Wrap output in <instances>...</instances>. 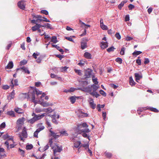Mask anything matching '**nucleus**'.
Wrapping results in <instances>:
<instances>
[{"instance_id":"nucleus-1","label":"nucleus","mask_w":159,"mask_h":159,"mask_svg":"<svg viewBox=\"0 0 159 159\" xmlns=\"http://www.w3.org/2000/svg\"><path fill=\"white\" fill-rule=\"evenodd\" d=\"M88 125L86 123L84 122L77 125L75 130L78 134H81L84 137L89 139V135L87 134L90 132V130L88 128Z\"/></svg>"},{"instance_id":"nucleus-2","label":"nucleus","mask_w":159,"mask_h":159,"mask_svg":"<svg viewBox=\"0 0 159 159\" xmlns=\"http://www.w3.org/2000/svg\"><path fill=\"white\" fill-rule=\"evenodd\" d=\"M55 139L51 138L49 139V143L53 150L54 155L56 153L60 152L62 150L61 146H58L57 143L54 142Z\"/></svg>"},{"instance_id":"nucleus-3","label":"nucleus","mask_w":159,"mask_h":159,"mask_svg":"<svg viewBox=\"0 0 159 159\" xmlns=\"http://www.w3.org/2000/svg\"><path fill=\"white\" fill-rule=\"evenodd\" d=\"M22 97L24 98H26L27 97L29 98H31V100L32 102L34 103H36L35 100V97L34 96V93H31L30 92L27 94V93L23 94L21 95Z\"/></svg>"},{"instance_id":"nucleus-4","label":"nucleus","mask_w":159,"mask_h":159,"mask_svg":"<svg viewBox=\"0 0 159 159\" xmlns=\"http://www.w3.org/2000/svg\"><path fill=\"white\" fill-rule=\"evenodd\" d=\"M25 119L24 117L19 118L16 121V124L17 126L18 129H20L24 123Z\"/></svg>"},{"instance_id":"nucleus-5","label":"nucleus","mask_w":159,"mask_h":159,"mask_svg":"<svg viewBox=\"0 0 159 159\" xmlns=\"http://www.w3.org/2000/svg\"><path fill=\"white\" fill-rule=\"evenodd\" d=\"M19 136L20 138V140L24 141L25 138H26L27 136L26 131L25 128L23 129L22 132L19 134Z\"/></svg>"},{"instance_id":"nucleus-6","label":"nucleus","mask_w":159,"mask_h":159,"mask_svg":"<svg viewBox=\"0 0 159 159\" xmlns=\"http://www.w3.org/2000/svg\"><path fill=\"white\" fill-rule=\"evenodd\" d=\"M18 7L22 10H24L25 8L26 3L25 1H21L17 3Z\"/></svg>"},{"instance_id":"nucleus-7","label":"nucleus","mask_w":159,"mask_h":159,"mask_svg":"<svg viewBox=\"0 0 159 159\" xmlns=\"http://www.w3.org/2000/svg\"><path fill=\"white\" fill-rule=\"evenodd\" d=\"M37 103L40 104L42 106L44 107H46L51 105V104H50L47 102L44 101H39Z\"/></svg>"},{"instance_id":"nucleus-8","label":"nucleus","mask_w":159,"mask_h":159,"mask_svg":"<svg viewBox=\"0 0 159 159\" xmlns=\"http://www.w3.org/2000/svg\"><path fill=\"white\" fill-rule=\"evenodd\" d=\"M52 128H51L49 131L51 133V135L55 139L58 138L60 136V134L59 133H55L52 131L51 129Z\"/></svg>"},{"instance_id":"nucleus-9","label":"nucleus","mask_w":159,"mask_h":159,"mask_svg":"<svg viewBox=\"0 0 159 159\" xmlns=\"http://www.w3.org/2000/svg\"><path fill=\"white\" fill-rule=\"evenodd\" d=\"M81 143L79 141H75L74 143V146L73 148L74 149L75 148H77L80 146H82V144H81Z\"/></svg>"},{"instance_id":"nucleus-10","label":"nucleus","mask_w":159,"mask_h":159,"mask_svg":"<svg viewBox=\"0 0 159 159\" xmlns=\"http://www.w3.org/2000/svg\"><path fill=\"white\" fill-rule=\"evenodd\" d=\"M79 114H78V116L80 117H87L88 116V115L87 113H84L81 110H79Z\"/></svg>"},{"instance_id":"nucleus-11","label":"nucleus","mask_w":159,"mask_h":159,"mask_svg":"<svg viewBox=\"0 0 159 159\" xmlns=\"http://www.w3.org/2000/svg\"><path fill=\"white\" fill-rule=\"evenodd\" d=\"M136 78V81L138 82V80L142 78V76L141 73H135L134 74Z\"/></svg>"},{"instance_id":"nucleus-12","label":"nucleus","mask_w":159,"mask_h":159,"mask_svg":"<svg viewBox=\"0 0 159 159\" xmlns=\"http://www.w3.org/2000/svg\"><path fill=\"white\" fill-rule=\"evenodd\" d=\"M46 113H43L41 115H37L34 116L36 121L43 118L45 116Z\"/></svg>"},{"instance_id":"nucleus-13","label":"nucleus","mask_w":159,"mask_h":159,"mask_svg":"<svg viewBox=\"0 0 159 159\" xmlns=\"http://www.w3.org/2000/svg\"><path fill=\"white\" fill-rule=\"evenodd\" d=\"M78 89L81 90L85 92H87L89 93L90 92L92 91L91 89L89 87H85L83 89L78 88Z\"/></svg>"},{"instance_id":"nucleus-14","label":"nucleus","mask_w":159,"mask_h":159,"mask_svg":"<svg viewBox=\"0 0 159 159\" xmlns=\"http://www.w3.org/2000/svg\"><path fill=\"white\" fill-rule=\"evenodd\" d=\"M100 47L102 49H104L108 46V43L107 41L106 42L102 41L100 44Z\"/></svg>"},{"instance_id":"nucleus-15","label":"nucleus","mask_w":159,"mask_h":159,"mask_svg":"<svg viewBox=\"0 0 159 159\" xmlns=\"http://www.w3.org/2000/svg\"><path fill=\"white\" fill-rule=\"evenodd\" d=\"M92 70L90 69H88L85 72V76L87 78H89L92 75Z\"/></svg>"},{"instance_id":"nucleus-16","label":"nucleus","mask_w":159,"mask_h":159,"mask_svg":"<svg viewBox=\"0 0 159 159\" xmlns=\"http://www.w3.org/2000/svg\"><path fill=\"white\" fill-rule=\"evenodd\" d=\"M23 70V71H24L25 73H27L28 74L30 73V72L28 70V68L26 67H25V66H23L21 67L20 68H18L17 69V70Z\"/></svg>"},{"instance_id":"nucleus-17","label":"nucleus","mask_w":159,"mask_h":159,"mask_svg":"<svg viewBox=\"0 0 159 159\" xmlns=\"http://www.w3.org/2000/svg\"><path fill=\"white\" fill-rule=\"evenodd\" d=\"M11 88L12 89L14 87V85H18V81L16 79H15L14 80H12L11 82Z\"/></svg>"},{"instance_id":"nucleus-18","label":"nucleus","mask_w":159,"mask_h":159,"mask_svg":"<svg viewBox=\"0 0 159 159\" xmlns=\"http://www.w3.org/2000/svg\"><path fill=\"white\" fill-rule=\"evenodd\" d=\"M14 111L19 114H22L24 112V111L21 108L19 107L15 108L14 109Z\"/></svg>"},{"instance_id":"nucleus-19","label":"nucleus","mask_w":159,"mask_h":159,"mask_svg":"<svg viewBox=\"0 0 159 159\" xmlns=\"http://www.w3.org/2000/svg\"><path fill=\"white\" fill-rule=\"evenodd\" d=\"M4 152V149L0 148V159H2L6 155L3 152Z\"/></svg>"},{"instance_id":"nucleus-20","label":"nucleus","mask_w":159,"mask_h":159,"mask_svg":"<svg viewBox=\"0 0 159 159\" xmlns=\"http://www.w3.org/2000/svg\"><path fill=\"white\" fill-rule=\"evenodd\" d=\"M89 93L90 94H91V95H92L93 96L95 97H96V98H97L100 95L96 91H93V92H89Z\"/></svg>"},{"instance_id":"nucleus-21","label":"nucleus","mask_w":159,"mask_h":159,"mask_svg":"<svg viewBox=\"0 0 159 159\" xmlns=\"http://www.w3.org/2000/svg\"><path fill=\"white\" fill-rule=\"evenodd\" d=\"M37 127L38 128L36 130H39L40 132L41 131L43 130L44 128V126L42 125V123H40L38 125Z\"/></svg>"},{"instance_id":"nucleus-22","label":"nucleus","mask_w":159,"mask_h":159,"mask_svg":"<svg viewBox=\"0 0 159 159\" xmlns=\"http://www.w3.org/2000/svg\"><path fill=\"white\" fill-rule=\"evenodd\" d=\"M48 116H51L52 117V121L53 122L56 124L57 123V121L56 120L55 118V117L56 116V114L55 113H54L52 115H48Z\"/></svg>"},{"instance_id":"nucleus-23","label":"nucleus","mask_w":159,"mask_h":159,"mask_svg":"<svg viewBox=\"0 0 159 159\" xmlns=\"http://www.w3.org/2000/svg\"><path fill=\"white\" fill-rule=\"evenodd\" d=\"M60 136H68V134L65 130H62L59 132Z\"/></svg>"},{"instance_id":"nucleus-24","label":"nucleus","mask_w":159,"mask_h":159,"mask_svg":"<svg viewBox=\"0 0 159 159\" xmlns=\"http://www.w3.org/2000/svg\"><path fill=\"white\" fill-rule=\"evenodd\" d=\"M13 63L12 61H10L8 65L6 67V69H11L13 67Z\"/></svg>"},{"instance_id":"nucleus-25","label":"nucleus","mask_w":159,"mask_h":159,"mask_svg":"<svg viewBox=\"0 0 159 159\" xmlns=\"http://www.w3.org/2000/svg\"><path fill=\"white\" fill-rule=\"evenodd\" d=\"M34 93V96H35V93H36L37 96L38 97V98L39 97V94H42L43 93L42 91H40L39 90H35V91H33V92L32 93Z\"/></svg>"},{"instance_id":"nucleus-26","label":"nucleus","mask_w":159,"mask_h":159,"mask_svg":"<svg viewBox=\"0 0 159 159\" xmlns=\"http://www.w3.org/2000/svg\"><path fill=\"white\" fill-rule=\"evenodd\" d=\"M84 56L87 59H91V54L88 52H85L84 54Z\"/></svg>"},{"instance_id":"nucleus-27","label":"nucleus","mask_w":159,"mask_h":159,"mask_svg":"<svg viewBox=\"0 0 159 159\" xmlns=\"http://www.w3.org/2000/svg\"><path fill=\"white\" fill-rule=\"evenodd\" d=\"M43 112H51L52 111V110L49 107L47 108H44L43 109Z\"/></svg>"},{"instance_id":"nucleus-28","label":"nucleus","mask_w":159,"mask_h":159,"mask_svg":"<svg viewBox=\"0 0 159 159\" xmlns=\"http://www.w3.org/2000/svg\"><path fill=\"white\" fill-rule=\"evenodd\" d=\"M147 109H149L151 111H152L155 112H158V110L155 108L150 107H148Z\"/></svg>"},{"instance_id":"nucleus-29","label":"nucleus","mask_w":159,"mask_h":159,"mask_svg":"<svg viewBox=\"0 0 159 159\" xmlns=\"http://www.w3.org/2000/svg\"><path fill=\"white\" fill-rule=\"evenodd\" d=\"M10 140H11L12 141H13V139L12 138H10L9 139L7 140V141H6L5 143V144L6 145L7 148H9V141Z\"/></svg>"},{"instance_id":"nucleus-30","label":"nucleus","mask_w":159,"mask_h":159,"mask_svg":"<svg viewBox=\"0 0 159 159\" xmlns=\"http://www.w3.org/2000/svg\"><path fill=\"white\" fill-rule=\"evenodd\" d=\"M7 114L12 117H15V112L13 111H10L7 112Z\"/></svg>"},{"instance_id":"nucleus-31","label":"nucleus","mask_w":159,"mask_h":159,"mask_svg":"<svg viewBox=\"0 0 159 159\" xmlns=\"http://www.w3.org/2000/svg\"><path fill=\"white\" fill-rule=\"evenodd\" d=\"M27 121L28 122L30 123L31 124H32L34 123L36 121V120L34 116L32 119L28 120Z\"/></svg>"},{"instance_id":"nucleus-32","label":"nucleus","mask_w":159,"mask_h":159,"mask_svg":"<svg viewBox=\"0 0 159 159\" xmlns=\"http://www.w3.org/2000/svg\"><path fill=\"white\" fill-rule=\"evenodd\" d=\"M129 84L132 86L134 85L135 84L132 77H129Z\"/></svg>"},{"instance_id":"nucleus-33","label":"nucleus","mask_w":159,"mask_h":159,"mask_svg":"<svg viewBox=\"0 0 159 159\" xmlns=\"http://www.w3.org/2000/svg\"><path fill=\"white\" fill-rule=\"evenodd\" d=\"M148 107H140L138 108L137 110L139 114L140 113V112L142 111L143 110H146L147 109Z\"/></svg>"},{"instance_id":"nucleus-34","label":"nucleus","mask_w":159,"mask_h":159,"mask_svg":"<svg viewBox=\"0 0 159 159\" xmlns=\"http://www.w3.org/2000/svg\"><path fill=\"white\" fill-rule=\"evenodd\" d=\"M87 47V43L82 42L81 43V48L82 49H84Z\"/></svg>"},{"instance_id":"nucleus-35","label":"nucleus","mask_w":159,"mask_h":159,"mask_svg":"<svg viewBox=\"0 0 159 159\" xmlns=\"http://www.w3.org/2000/svg\"><path fill=\"white\" fill-rule=\"evenodd\" d=\"M70 101L72 103H74L76 101V97L74 96H72L69 98Z\"/></svg>"},{"instance_id":"nucleus-36","label":"nucleus","mask_w":159,"mask_h":159,"mask_svg":"<svg viewBox=\"0 0 159 159\" xmlns=\"http://www.w3.org/2000/svg\"><path fill=\"white\" fill-rule=\"evenodd\" d=\"M127 1H123L119 5L118 7L120 9H121V8L123 6L125 3L127 2Z\"/></svg>"},{"instance_id":"nucleus-37","label":"nucleus","mask_w":159,"mask_h":159,"mask_svg":"<svg viewBox=\"0 0 159 159\" xmlns=\"http://www.w3.org/2000/svg\"><path fill=\"white\" fill-rule=\"evenodd\" d=\"M89 104L92 108L93 109L95 108L96 105V104L94 103L93 101L90 102H89Z\"/></svg>"},{"instance_id":"nucleus-38","label":"nucleus","mask_w":159,"mask_h":159,"mask_svg":"<svg viewBox=\"0 0 159 159\" xmlns=\"http://www.w3.org/2000/svg\"><path fill=\"white\" fill-rule=\"evenodd\" d=\"M51 42L54 43H56L57 42V37L55 36L52 37V38Z\"/></svg>"},{"instance_id":"nucleus-39","label":"nucleus","mask_w":159,"mask_h":159,"mask_svg":"<svg viewBox=\"0 0 159 159\" xmlns=\"http://www.w3.org/2000/svg\"><path fill=\"white\" fill-rule=\"evenodd\" d=\"M35 111L37 113H39L43 112V109L40 108H36L35 109Z\"/></svg>"},{"instance_id":"nucleus-40","label":"nucleus","mask_w":159,"mask_h":159,"mask_svg":"<svg viewBox=\"0 0 159 159\" xmlns=\"http://www.w3.org/2000/svg\"><path fill=\"white\" fill-rule=\"evenodd\" d=\"M100 26L101 28L103 30H107L108 29L107 27V25H106L103 24H101Z\"/></svg>"},{"instance_id":"nucleus-41","label":"nucleus","mask_w":159,"mask_h":159,"mask_svg":"<svg viewBox=\"0 0 159 159\" xmlns=\"http://www.w3.org/2000/svg\"><path fill=\"white\" fill-rule=\"evenodd\" d=\"M97 79L95 78L94 76H93L92 77V80L93 82L95 84H97L98 83V82L97 81Z\"/></svg>"},{"instance_id":"nucleus-42","label":"nucleus","mask_w":159,"mask_h":159,"mask_svg":"<svg viewBox=\"0 0 159 159\" xmlns=\"http://www.w3.org/2000/svg\"><path fill=\"white\" fill-rule=\"evenodd\" d=\"M68 68L66 66H65L64 67H62L60 68V70L61 72H65L66 71L67 69Z\"/></svg>"},{"instance_id":"nucleus-43","label":"nucleus","mask_w":159,"mask_h":159,"mask_svg":"<svg viewBox=\"0 0 159 159\" xmlns=\"http://www.w3.org/2000/svg\"><path fill=\"white\" fill-rule=\"evenodd\" d=\"M115 49V48H114L112 46L108 48L107 50V51L108 52H113Z\"/></svg>"},{"instance_id":"nucleus-44","label":"nucleus","mask_w":159,"mask_h":159,"mask_svg":"<svg viewBox=\"0 0 159 159\" xmlns=\"http://www.w3.org/2000/svg\"><path fill=\"white\" fill-rule=\"evenodd\" d=\"M45 94L44 93H43L42 94V95L40 97V98L38 99H39V101H43L44 100L43 99V97H44L45 96Z\"/></svg>"},{"instance_id":"nucleus-45","label":"nucleus","mask_w":159,"mask_h":159,"mask_svg":"<svg viewBox=\"0 0 159 159\" xmlns=\"http://www.w3.org/2000/svg\"><path fill=\"white\" fill-rule=\"evenodd\" d=\"M40 54V53L39 52H34L33 55V56L35 59L37 58V56H39Z\"/></svg>"},{"instance_id":"nucleus-46","label":"nucleus","mask_w":159,"mask_h":159,"mask_svg":"<svg viewBox=\"0 0 159 159\" xmlns=\"http://www.w3.org/2000/svg\"><path fill=\"white\" fill-rule=\"evenodd\" d=\"M105 156L107 157L110 158L111 157V154L109 152H105Z\"/></svg>"},{"instance_id":"nucleus-47","label":"nucleus","mask_w":159,"mask_h":159,"mask_svg":"<svg viewBox=\"0 0 159 159\" xmlns=\"http://www.w3.org/2000/svg\"><path fill=\"white\" fill-rule=\"evenodd\" d=\"M92 87H93V91H96L97 89L98 88L99 86L95 85L94 84H93Z\"/></svg>"},{"instance_id":"nucleus-48","label":"nucleus","mask_w":159,"mask_h":159,"mask_svg":"<svg viewBox=\"0 0 159 159\" xmlns=\"http://www.w3.org/2000/svg\"><path fill=\"white\" fill-rule=\"evenodd\" d=\"M49 147L48 145V144L47 145H46L44 148L43 150H42L41 149V148H39V151H44L45 150H47V149H48V148Z\"/></svg>"},{"instance_id":"nucleus-49","label":"nucleus","mask_w":159,"mask_h":159,"mask_svg":"<svg viewBox=\"0 0 159 159\" xmlns=\"http://www.w3.org/2000/svg\"><path fill=\"white\" fill-rule=\"evenodd\" d=\"M75 72L77 73L79 75H82V73L81 72V70H75Z\"/></svg>"},{"instance_id":"nucleus-50","label":"nucleus","mask_w":159,"mask_h":159,"mask_svg":"<svg viewBox=\"0 0 159 159\" xmlns=\"http://www.w3.org/2000/svg\"><path fill=\"white\" fill-rule=\"evenodd\" d=\"M6 126V124L5 122H3L0 125V130L4 128Z\"/></svg>"},{"instance_id":"nucleus-51","label":"nucleus","mask_w":159,"mask_h":159,"mask_svg":"<svg viewBox=\"0 0 159 159\" xmlns=\"http://www.w3.org/2000/svg\"><path fill=\"white\" fill-rule=\"evenodd\" d=\"M142 53V52L140 51H135L133 53L134 55H138Z\"/></svg>"},{"instance_id":"nucleus-52","label":"nucleus","mask_w":159,"mask_h":159,"mask_svg":"<svg viewBox=\"0 0 159 159\" xmlns=\"http://www.w3.org/2000/svg\"><path fill=\"white\" fill-rule=\"evenodd\" d=\"M125 48L124 47H122L121 50V51H120V54L121 55H123L125 53Z\"/></svg>"},{"instance_id":"nucleus-53","label":"nucleus","mask_w":159,"mask_h":159,"mask_svg":"<svg viewBox=\"0 0 159 159\" xmlns=\"http://www.w3.org/2000/svg\"><path fill=\"white\" fill-rule=\"evenodd\" d=\"M42 59V57L40 56L36 60V61L38 63H40Z\"/></svg>"},{"instance_id":"nucleus-54","label":"nucleus","mask_w":159,"mask_h":159,"mask_svg":"<svg viewBox=\"0 0 159 159\" xmlns=\"http://www.w3.org/2000/svg\"><path fill=\"white\" fill-rule=\"evenodd\" d=\"M116 61L120 64L122 63V59L118 57L116 59Z\"/></svg>"},{"instance_id":"nucleus-55","label":"nucleus","mask_w":159,"mask_h":159,"mask_svg":"<svg viewBox=\"0 0 159 159\" xmlns=\"http://www.w3.org/2000/svg\"><path fill=\"white\" fill-rule=\"evenodd\" d=\"M43 35H45L44 38L45 39H47L48 38H50V36H49L48 35H46L45 34V32H44L42 34H41V36H43Z\"/></svg>"},{"instance_id":"nucleus-56","label":"nucleus","mask_w":159,"mask_h":159,"mask_svg":"<svg viewBox=\"0 0 159 159\" xmlns=\"http://www.w3.org/2000/svg\"><path fill=\"white\" fill-rule=\"evenodd\" d=\"M100 93L103 96H106V93L103 90H101L100 91Z\"/></svg>"},{"instance_id":"nucleus-57","label":"nucleus","mask_w":159,"mask_h":159,"mask_svg":"<svg viewBox=\"0 0 159 159\" xmlns=\"http://www.w3.org/2000/svg\"><path fill=\"white\" fill-rule=\"evenodd\" d=\"M37 26H38L37 25H36L35 26H33L32 28V31H34L37 30H38V28Z\"/></svg>"},{"instance_id":"nucleus-58","label":"nucleus","mask_w":159,"mask_h":159,"mask_svg":"<svg viewBox=\"0 0 159 159\" xmlns=\"http://www.w3.org/2000/svg\"><path fill=\"white\" fill-rule=\"evenodd\" d=\"M115 37L118 39H120L121 38V36L120 34L118 33H117L115 34Z\"/></svg>"},{"instance_id":"nucleus-59","label":"nucleus","mask_w":159,"mask_h":159,"mask_svg":"<svg viewBox=\"0 0 159 159\" xmlns=\"http://www.w3.org/2000/svg\"><path fill=\"white\" fill-rule=\"evenodd\" d=\"M39 132V130H36V131L34 132V137L37 138L38 137V133Z\"/></svg>"},{"instance_id":"nucleus-60","label":"nucleus","mask_w":159,"mask_h":159,"mask_svg":"<svg viewBox=\"0 0 159 159\" xmlns=\"http://www.w3.org/2000/svg\"><path fill=\"white\" fill-rule=\"evenodd\" d=\"M27 62L25 60L22 61L20 62V65L21 66L25 65L26 64Z\"/></svg>"},{"instance_id":"nucleus-61","label":"nucleus","mask_w":159,"mask_h":159,"mask_svg":"<svg viewBox=\"0 0 159 159\" xmlns=\"http://www.w3.org/2000/svg\"><path fill=\"white\" fill-rule=\"evenodd\" d=\"M42 13L46 15H48V12L46 10H42L41 11Z\"/></svg>"},{"instance_id":"nucleus-62","label":"nucleus","mask_w":159,"mask_h":159,"mask_svg":"<svg viewBox=\"0 0 159 159\" xmlns=\"http://www.w3.org/2000/svg\"><path fill=\"white\" fill-rule=\"evenodd\" d=\"M133 39V38H132L128 36H127L125 37V40L127 41H130Z\"/></svg>"},{"instance_id":"nucleus-63","label":"nucleus","mask_w":159,"mask_h":159,"mask_svg":"<svg viewBox=\"0 0 159 159\" xmlns=\"http://www.w3.org/2000/svg\"><path fill=\"white\" fill-rule=\"evenodd\" d=\"M33 148L32 145H28L26 146V148L27 149H30Z\"/></svg>"},{"instance_id":"nucleus-64","label":"nucleus","mask_w":159,"mask_h":159,"mask_svg":"<svg viewBox=\"0 0 159 159\" xmlns=\"http://www.w3.org/2000/svg\"><path fill=\"white\" fill-rule=\"evenodd\" d=\"M128 7L129 8V10H132V9L134 8V5L132 4H130L128 6Z\"/></svg>"}]
</instances>
